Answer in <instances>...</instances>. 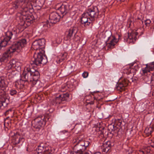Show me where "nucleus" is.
Here are the masks:
<instances>
[{
	"label": "nucleus",
	"instance_id": "4d7b16f0",
	"mask_svg": "<svg viewBox=\"0 0 154 154\" xmlns=\"http://www.w3.org/2000/svg\"><path fill=\"white\" fill-rule=\"evenodd\" d=\"M9 116L7 118H9Z\"/></svg>",
	"mask_w": 154,
	"mask_h": 154
},
{
	"label": "nucleus",
	"instance_id": "de8ad7c7",
	"mask_svg": "<svg viewBox=\"0 0 154 154\" xmlns=\"http://www.w3.org/2000/svg\"><path fill=\"white\" fill-rule=\"evenodd\" d=\"M83 154H91V152H85L83 153Z\"/></svg>",
	"mask_w": 154,
	"mask_h": 154
},
{
	"label": "nucleus",
	"instance_id": "79ce46f5",
	"mask_svg": "<svg viewBox=\"0 0 154 154\" xmlns=\"http://www.w3.org/2000/svg\"><path fill=\"white\" fill-rule=\"evenodd\" d=\"M127 23L129 26V27H130V26H131L132 23H133L132 22L131 20L130 19H128V20Z\"/></svg>",
	"mask_w": 154,
	"mask_h": 154
},
{
	"label": "nucleus",
	"instance_id": "1a4fd4ad",
	"mask_svg": "<svg viewBox=\"0 0 154 154\" xmlns=\"http://www.w3.org/2000/svg\"><path fill=\"white\" fill-rule=\"evenodd\" d=\"M85 13L90 16L91 20L94 22L98 17L99 11L97 7L94 6L88 9Z\"/></svg>",
	"mask_w": 154,
	"mask_h": 154
},
{
	"label": "nucleus",
	"instance_id": "b1692460",
	"mask_svg": "<svg viewBox=\"0 0 154 154\" xmlns=\"http://www.w3.org/2000/svg\"><path fill=\"white\" fill-rule=\"evenodd\" d=\"M146 66L145 69L142 70V72L144 74H145L147 72H150V71L154 69V62L149 64H146Z\"/></svg>",
	"mask_w": 154,
	"mask_h": 154
},
{
	"label": "nucleus",
	"instance_id": "423d86ee",
	"mask_svg": "<svg viewBox=\"0 0 154 154\" xmlns=\"http://www.w3.org/2000/svg\"><path fill=\"white\" fill-rule=\"evenodd\" d=\"M13 34V32L11 31H8L5 33V37L0 41V50L2 47H5L11 44V40Z\"/></svg>",
	"mask_w": 154,
	"mask_h": 154
},
{
	"label": "nucleus",
	"instance_id": "c85d7f7f",
	"mask_svg": "<svg viewBox=\"0 0 154 154\" xmlns=\"http://www.w3.org/2000/svg\"><path fill=\"white\" fill-rule=\"evenodd\" d=\"M14 113V110L13 109L10 108L5 112V114L6 116L9 115L10 116L12 117Z\"/></svg>",
	"mask_w": 154,
	"mask_h": 154
},
{
	"label": "nucleus",
	"instance_id": "864d4df0",
	"mask_svg": "<svg viewBox=\"0 0 154 154\" xmlns=\"http://www.w3.org/2000/svg\"><path fill=\"white\" fill-rule=\"evenodd\" d=\"M12 11V10H11V11L10 12V11H9V13L11 14V12Z\"/></svg>",
	"mask_w": 154,
	"mask_h": 154
},
{
	"label": "nucleus",
	"instance_id": "e433bc0d",
	"mask_svg": "<svg viewBox=\"0 0 154 154\" xmlns=\"http://www.w3.org/2000/svg\"><path fill=\"white\" fill-rule=\"evenodd\" d=\"M151 23V21L149 19H146L145 20V23L146 26H149Z\"/></svg>",
	"mask_w": 154,
	"mask_h": 154
},
{
	"label": "nucleus",
	"instance_id": "20e7f679",
	"mask_svg": "<svg viewBox=\"0 0 154 154\" xmlns=\"http://www.w3.org/2000/svg\"><path fill=\"white\" fill-rule=\"evenodd\" d=\"M45 58L43 57V54L41 53H38L37 54H35L33 56V58L32 59L31 64L32 65L35 64L37 66H39L41 64L44 65L47 62V57H45Z\"/></svg>",
	"mask_w": 154,
	"mask_h": 154
},
{
	"label": "nucleus",
	"instance_id": "37998d69",
	"mask_svg": "<svg viewBox=\"0 0 154 154\" xmlns=\"http://www.w3.org/2000/svg\"><path fill=\"white\" fill-rule=\"evenodd\" d=\"M85 149L88 146L89 144H90V143L88 141H85Z\"/></svg>",
	"mask_w": 154,
	"mask_h": 154
},
{
	"label": "nucleus",
	"instance_id": "f03ea898",
	"mask_svg": "<svg viewBox=\"0 0 154 154\" xmlns=\"http://www.w3.org/2000/svg\"><path fill=\"white\" fill-rule=\"evenodd\" d=\"M40 77V74L33 68L26 67L20 76V78L26 83H30L32 86L36 84Z\"/></svg>",
	"mask_w": 154,
	"mask_h": 154
},
{
	"label": "nucleus",
	"instance_id": "ddd939ff",
	"mask_svg": "<svg viewBox=\"0 0 154 154\" xmlns=\"http://www.w3.org/2000/svg\"><path fill=\"white\" fill-rule=\"evenodd\" d=\"M138 35V32L135 31H133L130 33H128V38H124L125 40L130 44H134L136 39H137V36Z\"/></svg>",
	"mask_w": 154,
	"mask_h": 154
},
{
	"label": "nucleus",
	"instance_id": "f8f14e48",
	"mask_svg": "<svg viewBox=\"0 0 154 154\" xmlns=\"http://www.w3.org/2000/svg\"><path fill=\"white\" fill-rule=\"evenodd\" d=\"M131 82H133L132 78H131L130 79H128V78H125L122 82H119L116 88L118 90L123 91L125 89V87L128 85Z\"/></svg>",
	"mask_w": 154,
	"mask_h": 154
},
{
	"label": "nucleus",
	"instance_id": "5701e85b",
	"mask_svg": "<svg viewBox=\"0 0 154 154\" xmlns=\"http://www.w3.org/2000/svg\"><path fill=\"white\" fill-rule=\"evenodd\" d=\"M142 79L146 83H149L151 81L153 75L150 72H146L145 74L143 73Z\"/></svg>",
	"mask_w": 154,
	"mask_h": 154
},
{
	"label": "nucleus",
	"instance_id": "c756f323",
	"mask_svg": "<svg viewBox=\"0 0 154 154\" xmlns=\"http://www.w3.org/2000/svg\"><path fill=\"white\" fill-rule=\"evenodd\" d=\"M122 123H124L123 122L122 120V119H115V124L116 125L118 126L120 128H122Z\"/></svg>",
	"mask_w": 154,
	"mask_h": 154
},
{
	"label": "nucleus",
	"instance_id": "49530a36",
	"mask_svg": "<svg viewBox=\"0 0 154 154\" xmlns=\"http://www.w3.org/2000/svg\"><path fill=\"white\" fill-rule=\"evenodd\" d=\"M94 101H91V102L88 103L90 104H94Z\"/></svg>",
	"mask_w": 154,
	"mask_h": 154
},
{
	"label": "nucleus",
	"instance_id": "f257e3e1",
	"mask_svg": "<svg viewBox=\"0 0 154 154\" xmlns=\"http://www.w3.org/2000/svg\"><path fill=\"white\" fill-rule=\"evenodd\" d=\"M26 43V39L24 38L20 39L14 42L11 46L3 54L0 58V61L1 62H6L11 57V54L16 51L17 53L21 51Z\"/></svg>",
	"mask_w": 154,
	"mask_h": 154
},
{
	"label": "nucleus",
	"instance_id": "dca6fc26",
	"mask_svg": "<svg viewBox=\"0 0 154 154\" xmlns=\"http://www.w3.org/2000/svg\"><path fill=\"white\" fill-rule=\"evenodd\" d=\"M69 5L68 3L65 2L57 8V10H59L63 15L62 17L68 13L69 9Z\"/></svg>",
	"mask_w": 154,
	"mask_h": 154
},
{
	"label": "nucleus",
	"instance_id": "aec40b11",
	"mask_svg": "<svg viewBox=\"0 0 154 154\" xmlns=\"http://www.w3.org/2000/svg\"><path fill=\"white\" fill-rule=\"evenodd\" d=\"M8 83L7 81L2 78H0V88L2 90H0V94L4 95V90L8 86Z\"/></svg>",
	"mask_w": 154,
	"mask_h": 154
},
{
	"label": "nucleus",
	"instance_id": "2eb2a0df",
	"mask_svg": "<svg viewBox=\"0 0 154 154\" xmlns=\"http://www.w3.org/2000/svg\"><path fill=\"white\" fill-rule=\"evenodd\" d=\"M20 63L16 62L14 59L11 60L8 63L6 68L7 69H20Z\"/></svg>",
	"mask_w": 154,
	"mask_h": 154
},
{
	"label": "nucleus",
	"instance_id": "0eeeda50",
	"mask_svg": "<svg viewBox=\"0 0 154 154\" xmlns=\"http://www.w3.org/2000/svg\"><path fill=\"white\" fill-rule=\"evenodd\" d=\"M69 97V94L66 93L59 95L58 97H55L51 101V105H56L57 104L63 103V101L67 100Z\"/></svg>",
	"mask_w": 154,
	"mask_h": 154
},
{
	"label": "nucleus",
	"instance_id": "09e8293b",
	"mask_svg": "<svg viewBox=\"0 0 154 154\" xmlns=\"http://www.w3.org/2000/svg\"><path fill=\"white\" fill-rule=\"evenodd\" d=\"M43 27H47V25L46 24V23H45V24L43 25Z\"/></svg>",
	"mask_w": 154,
	"mask_h": 154
},
{
	"label": "nucleus",
	"instance_id": "58836bf2",
	"mask_svg": "<svg viewBox=\"0 0 154 154\" xmlns=\"http://www.w3.org/2000/svg\"><path fill=\"white\" fill-rule=\"evenodd\" d=\"M44 116L45 117L44 119V121L46 122V119L48 120H49V121L51 120V118L50 119V116L49 115H47L46 116Z\"/></svg>",
	"mask_w": 154,
	"mask_h": 154
},
{
	"label": "nucleus",
	"instance_id": "7ed1b4c3",
	"mask_svg": "<svg viewBox=\"0 0 154 154\" xmlns=\"http://www.w3.org/2000/svg\"><path fill=\"white\" fill-rule=\"evenodd\" d=\"M28 5H26V3L25 2V0H17L14 2L12 3V8H10L9 9L10 12L11 10L12 11L11 12V14H13L15 10H17L20 9V8L21 10L23 12H26L28 11Z\"/></svg>",
	"mask_w": 154,
	"mask_h": 154
},
{
	"label": "nucleus",
	"instance_id": "2f4dec72",
	"mask_svg": "<svg viewBox=\"0 0 154 154\" xmlns=\"http://www.w3.org/2000/svg\"><path fill=\"white\" fill-rule=\"evenodd\" d=\"M153 130L151 127L146 128L144 131L145 133L147 134V136L150 135L153 132Z\"/></svg>",
	"mask_w": 154,
	"mask_h": 154
},
{
	"label": "nucleus",
	"instance_id": "4be33fe9",
	"mask_svg": "<svg viewBox=\"0 0 154 154\" xmlns=\"http://www.w3.org/2000/svg\"><path fill=\"white\" fill-rule=\"evenodd\" d=\"M76 28L75 27H71L67 32L66 35L67 40H70L73 35H75L77 32Z\"/></svg>",
	"mask_w": 154,
	"mask_h": 154
},
{
	"label": "nucleus",
	"instance_id": "6ab92c4d",
	"mask_svg": "<svg viewBox=\"0 0 154 154\" xmlns=\"http://www.w3.org/2000/svg\"><path fill=\"white\" fill-rule=\"evenodd\" d=\"M23 138L21 137L18 133H16L14 134L12 139V142L14 145L18 144L20 142H23Z\"/></svg>",
	"mask_w": 154,
	"mask_h": 154
},
{
	"label": "nucleus",
	"instance_id": "a18cd8bd",
	"mask_svg": "<svg viewBox=\"0 0 154 154\" xmlns=\"http://www.w3.org/2000/svg\"><path fill=\"white\" fill-rule=\"evenodd\" d=\"M143 17H142L141 18H140L139 17H138L137 19H136V21H140V20H143Z\"/></svg>",
	"mask_w": 154,
	"mask_h": 154
},
{
	"label": "nucleus",
	"instance_id": "3c124183",
	"mask_svg": "<svg viewBox=\"0 0 154 154\" xmlns=\"http://www.w3.org/2000/svg\"><path fill=\"white\" fill-rule=\"evenodd\" d=\"M33 140H37V138H34V137L32 138Z\"/></svg>",
	"mask_w": 154,
	"mask_h": 154
},
{
	"label": "nucleus",
	"instance_id": "6e6d98bb",
	"mask_svg": "<svg viewBox=\"0 0 154 154\" xmlns=\"http://www.w3.org/2000/svg\"><path fill=\"white\" fill-rule=\"evenodd\" d=\"M131 70H133V69H131ZM131 71H130V73H131Z\"/></svg>",
	"mask_w": 154,
	"mask_h": 154
},
{
	"label": "nucleus",
	"instance_id": "c03bdc74",
	"mask_svg": "<svg viewBox=\"0 0 154 154\" xmlns=\"http://www.w3.org/2000/svg\"><path fill=\"white\" fill-rule=\"evenodd\" d=\"M134 68L133 69H135L136 71L138 70L139 69V67L137 65L135 66Z\"/></svg>",
	"mask_w": 154,
	"mask_h": 154
},
{
	"label": "nucleus",
	"instance_id": "ea45409f",
	"mask_svg": "<svg viewBox=\"0 0 154 154\" xmlns=\"http://www.w3.org/2000/svg\"><path fill=\"white\" fill-rule=\"evenodd\" d=\"M88 75V72H85L82 74V76L84 78H87Z\"/></svg>",
	"mask_w": 154,
	"mask_h": 154
},
{
	"label": "nucleus",
	"instance_id": "cd10ccee",
	"mask_svg": "<svg viewBox=\"0 0 154 154\" xmlns=\"http://www.w3.org/2000/svg\"><path fill=\"white\" fill-rule=\"evenodd\" d=\"M74 147L73 148V149L74 150L76 151H83V150L85 149V146H78V144H77V143H75V144H74Z\"/></svg>",
	"mask_w": 154,
	"mask_h": 154
},
{
	"label": "nucleus",
	"instance_id": "39448f33",
	"mask_svg": "<svg viewBox=\"0 0 154 154\" xmlns=\"http://www.w3.org/2000/svg\"><path fill=\"white\" fill-rule=\"evenodd\" d=\"M45 117L40 116L36 118L32 121L34 128L35 130L38 131L45 124L46 122L44 121Z\"/></svg>",
	"mask_w": 154,
	"mask_h": 154
},
{
	"label": "nucleus",
	"instance_id": "5fc2aeb1",
	"mask_svg": "<svg viewBox=\"0 0 154 154\" xmlns=\"http://www.w3.org/2000/svg\"><path fill=\"white\" fill-rule=\"evenodd\" d=\"M21 18H23V17H22V16H21V17H20Z\"/></svg>",
	"mask_w": 154,
	"mask_h": 154
},
{
	"label": "nucleus",
	"instance_id": "393cba45",
	"mask_svg": "<svg viewBox=\"0 0 154 154\" xmlns=\"http://www.w3.org/2000/svg\"><path fill=\"white\" fill-rule=\"evenodd\" d=\"M26 83L20 78V80H17L15 83V86L17 89H23L26 85Z\"/></svg>",
	"mask_w": 154,
	"mask_h": 154
},
{
	"label": "nucleus",
	"instance_id": "473e14b6",
	"mask_svg": "<svg viewBox=\"0 0 154 154\" xmlns=\"http://www.w3.org/2000/svg\"><path fill=\"white\" fill-rule=\"evenodd\" d=\"M135 23H137V25L138 26H139L140 27H143V20H140V21H136Z\"/></svg>",
	"mask_w": 154,
	"mask_h": 154
},
{
	"label": "nucleus",
	"instance_id": "603ef678",
	"mask_svg": "<svg viewBox=\"0 0 154 154\" xmlns=\"http://www.w3.org/2000/svg\"><path fill=\"white\" fill-rule=\"evenodd\" d=\"M21 15V14H20V13H18V14H17V15H18V16H20V15Z\"/></svg>",
	"mask_w": 154,
	"mask_h": 154
},
{
	"label": "nucleus",
	"instance_id": "6e6552de",
	"mask_svg": "<svg viewBox=\"0 0 154 154\" xmlns=\"http://www.w3.org/2000/svg\"><path fill=\"white\" fill-rule=\"evenodd\" d=\"M105 34L106 37H108L107 40L106 42V46L108 48H112L117 43V39L112 36V33L110 31H106Z\"/></svg>",
	"mask_w": 154,
	"mask_h": 154
},
{
	"label": "nucleus",
	"instance_id": "9d476101",
	"mask_svg": "<svg viewBox=\"0 0 154 154\" xmlns=\"http://www.w3.org/2000/svg\"><path fill=\"white\" fill-rule=\"evenodd\" d=\"M45 40L44 39H39L34 42L32 46V48L34 50L42 49L45 47Z\"/></svg>",
	"mask_w": 154,
	"mask_h": 154
},
{
	"label": "nucleus",
	"instance_id": "4c0bfd02",
	"mask_svg": "<svg viewBox=\"0 0 154 154\" xmlns=\"http://www.w3.org/2000/svg\"><path fill=\"white\" fill-rule=\"evenodd\" d=\"M94 100H96L97 101H101L102 100L101 97H97L96 96H94Z\"/></svg>",
	"mask_w": 154,
	"mask_h": 154
},
{
	"label": "nucleus",
	"instance_id": "8fccbe9b",
	"mask_svg": "<svg viewBox=\"0 0 154 154\" xmlns=\"http://www.w3.org/2000/svg\"><path fill=\"white\" fill-rule=\"evenodd\" d=\"M151 146H152V147L154 148V142L153 143V144H152L151 145Z\"/></svg>",
	"mask_w": 154,
	"mask_h": 154
},
{
	"label": "nucleus",
	"instance_id": "a211bd4d",
	"mask_svg": "<svg viewBox=\"0 0 154 154\" xmlns=\"http://www.w3.org/2000/svg\"><path fill=\"white\" fill-rule=\"evenodd\" d=\"M49 19L52 23H56L59 21L60 16L59 14L55 12L51 13L49 15Z\"/></svg>",
	"mask_w": 154,
	"mask_h": 154
},
{
	"label": "nucleus",
	"instance_id": "4468645a",
	"mask_svg": "<svg viewBox=\"0 0 154 154\" xmlns=\"http://www.w3.org/2000/svg\"><path fill=\"white\" fill-rule=\"evenodd\" d=\"M113 145V143H111L110 141H108L104 143L101 147L103 153H109L111 151V147Z\"/></svg>",
	"mask_w": 154,
	"mask_h": 154
},
{
	"label": "nucleus",
	"instance_id": "a878e982",
	"mask_svg": "<svg viewBox=\"0 0 154 154\" xmlns=\"http://www.w3.org/2000/svg\"><path fill=\"white\" fill-rule=\"evenodd\" d=\"M108 130L111 132V133H117V134H119V130L120 129L119 128L115 126L114 125L110 124L108 125Z\"/></svg>",
	"mask_w": 154,
	"mask_h": 154
},
{
	"label": "nucleus",
	"instance_id": "72a5a7b5",
	"mask_svg": "<svg viewBox=\"0 0 154 154\" xmlns=\"http://www.w3.org/2000/svg\"><path fill=\"white\" fill-rule=\"evenodd\" d=\"M25 18H24L26 19L27 20L28 22H29L32 21L33 20V17L32 16H27V17H26V16L24 17Z\"/></svg>",
	"mask_w": 154,
	"mask_h": 154
},
{
	"label": "nucleus",
	"instance_id": "f704fd0d",
	"mask_svg": "<svg viewBox=\"0 0 154 154\" xmlns=\"http://www.w3.org/2000/svg\"><path fill=\"white\" fill-rule=\"evenodd\" d=\"M10 94L12 96L16 94L17 93V91L14 89H11L10 91Z\"/></svg>",
	"mask_w": 154,
	"mask_h": 154
},
{
	"label": "nucleus",
	"instance_id": "9b49d317",
	"mask_svg": "<svg viewBox=\"0 0 154 154\" xmlns=\"http://www.w3.org/2000/svg\"><path fill=\"white\" fill-rule=\"evenodd\" d=\"M88 16L85 12L82 15L80 21L82 26L87 27L91 24H92L94 22L91 20L90 18L88 17Z\"/></svg>",
	"mask_w": 154,
	"mask_h": 154
},
{
	"label": "nucleus",
	"instance_id": "a19ab883",
	"mask_svg": "<svg viewBox=\"0 0 154 154\" xmlns=\"http://www.w3.org/2000/svg\"><path fill=\"white\" fill-rule=\"evenodd\" d=\"M83 151H75L73 153V154H83Z\"/></svg>",
	"mask_w": 154,
	"mask_h": 154
},
{
	"label": "nucleus",
	"instance_id": "412c9836",
	"mask_svg": "<svg viewBox=\"0 0 154 154\" xmlns=\"http://www.w3.org/2000/svg\"><path fill=\"white\" fill-rule=\"evenodd\" d=\"M67 55V53L66 52L59 53L56 60L57 63H60L64 60H66Z\"/></svg>",
	"mask_w": 154,
	"mask_h": 154
},
{
	"label": "nucleus",
	"instance_id": "7c9ffc66",
	"mask_svg": "<svg viewBox=\"0 0 154 154\" xmlns=\"http://www.w3.org/2000/svg\"><path fill=\"white\" fill-rule=\"evenodd\" d=\"M150 147L148 146L143 150H140V153L141 154H149L150 153Z\"/></svg>",
	"mask_w": 154,
	"mask_h": 154
},
{
	"label": "nucleus",
	"instance_id": "bb28decb",
	"mask_svg": "<svg viewBox=\"0 0 154 154\" xmlns=\"http://www.w3.org/2000/svg\"><path fill=\"white\" fill-rule=\"evenodd\" d=\"M73 144L75 143H77L78 144V146H85V140L83 139H82L80 138H78L77 139H75L73 141Z\"/></svg>",
	"mask_w": 154,
	"mask_h": 154
},
{
	"label": "nucleus",
	"instance_id": "f3484780",
	"mask_svg": "<svg viewBox=\"0 0 154 154\" xmlns=\"http://www.w3.org/2000/svg\"><path fill=\"white\" fill-rule=\"evenodd\" d=\"M38 152L35 154H46L50 153V150L48 147L44 145L43 144H40L38 146L37 149Z\"/></svg>",
	"mask_w": 154,
	"mask_h": 154
},
{
	"label": "nucleus",
	"instance_id": "13d9d810",
	"mask_svg": "<svg viewBox=\"0 0 154 154\" xmlns=\"http://www.w3.org/2000/svg\"><path fill=\"white\" fill-rule=\"evenodd\" d=\"M13 32H14H14H15L14 31Z\"/></svg>",
	"mask_w": 154,
	"mask_h": 154
},
{
	"label": "nucleus",
	"instance_id": "c9c22d12",
	"mask_svg": "<svg viewBox=\"0 0 154 154\" xmlns=\"http://www.w3.org/2000/svg\"><path fill=\"white\" fill-rule=\"evenodd\" d=\"M80 39V37L78 35L76 34L74 35V37L73 38V40L77 42L79 41Z\"/></svg>",
	"mask_w": 154,
	"mask_h": 154
}]
</instances>
